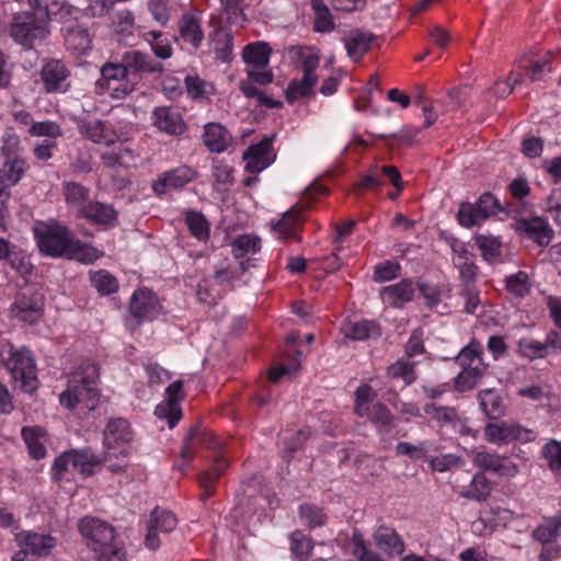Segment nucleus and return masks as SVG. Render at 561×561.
I'll use <instances>...</instances> for the list:
<instances>
[{
    "instance_id": "10",
    "label": "nucleus",
    "mask_w": 561,
    "mask_h": 561,
    "mask_svg": "<svg viewBox=\"0 0 561 561\" xmlns=\"http://www.w3.org/2000/svg\"><path fill=\"white\" fill-rule=\"evenodd\" d=\"M39 250L49 256H66L72 244L69 230L64 226H49L38 234Z\"/></svg>"
},
{
    "instance_id": "54",
    "label": "nucleus",
    "mask_w": 561,
    "mask_h": 561,
    "mask_svg": "<svg viewBox=\"0 0 561 561\" xmlns=\"http://www.w3.org/2000/svg\"><path fill=\"white\" fill-rule=\"evenodd\" d=\"M375 398V393L370 386L363 385L355 391V413L359 417H364L367 414L368 409L373 405L371 401Z\"/></svg>"
},
{
    "instance_id": "52",
    "label": "nucleus",
    "mask_w": 561,
    "mask_h": 561,
    "mask_svg": "<svg viewBox=\"0 0 561 561\" xmlns=\"http://www.w3.org/2000/svg\"><path fill=\"white\" fill-rule=\"evenodd\" d=\"M78 10L71 5L67 0H55L49 5L43 8L42 15L48 16V23L50 16H58L60 20H66L72 16Z\"/></svg>"
},
{
    "instance_id": "47",
    "label": "nucleus",
    "mask_w": 561,
    "mask_h": 561,
    "mask_svg": "<svg viewBox=\"0 0 561 561\" xmlns=\"http://www.w3.org/2000/svg\"><path fill=\"white\" fill-rule=\"evenodd\" d=\"M90 278L94 288L102 295H110L118 288L116 278L104 270L91 273Z\"/></svg>"
},
{
    "instance_id": "60",
    "label": "nucleus",
    "mask_w": 561,
    "mask_h": 561,
    "mask_svg": "<svg viewBox=\"0 0 561 561\" xmlns=\"http://www.w3.org/2000/svg\"><path fill=\"white\" fill-rule=\"evenodd\" d=\"M28 133L31 136L50 138H57L62 135L60 126L53 121L33 123L30 126Z\"/></svg>"
},
{
    "instance_id": "33",
    "label": "nucleus",
    "mask_w": 561,
    "mask_h": 561,
    "mask_svg": "<svg viewBox=\"0 0 561 561\" xmlns=\"http://www.w3.org/2000/svg\"><path fill=\"white\" fill-rule=\"evenodd\" d=\"M480 408L489 419H500L505 415L506 408L503 399L494 389L481 390L478 393Z\"/></svg>"
},
{
    "instance_id": "36",
    "label": "nucleus",
    "mask_w": 561,
    "mask_h": 561,
    "mask_svg": "<svg viewBox=\"0 0 561 561\" xmlns=\"http://www.w3.org/2000/svg\"><path fill=\"white\" fill-rule=\"evenodd\" d=\"M318 82V77L302 76L301 79H294L289 82L285 96L288 103H294L298 99L312 95L313 89Z\"/></svg>"
},
{
    "instance_id": "64",
    "label": "nucleus",
    "mask_w": 561,
    "mask_h": 561,
    "mask_svg": "<svg viewBox=\"0 0 561 561\" xmlns=\"http://www.w3.org/2000/svg\"><path fill=\"white\" fill-rule=\"evenodd\" d=\"M299 514L300 518L310 527L321 526L325 519L322 511L310 504L300 505Z\"/></svg>"
},
{
    "instance_id": "37",
    "label": "nucleus",
    "mask_w": 561,
    "mask_h": 561,
    "mask_svg": "<svg viewBox=\"0 0 561 561\" xmlns=\"http://www.w3.org/2000/svg\"><path fill=\"white\" fill-rule=\"evenodd\" d=\"M81 131L93 142L110 146L115 142V134L101 121H92L80 126Z\"/></svg>"
},
{
    "instance_id": "49",
    "label": "nucleus",
    "mask_w": 561,
    "mask_h": 561,
    "mask_svg": "<svg viewBox=\"0 0 561 561\" xmlns=\"http://www.w3.org/2000/svg\"><path fill=\"white\" fill-rule=\"evenodd\" d=\"M518 352L520 355L529 360L543 358L547 355L543 341H537L531 337L520 339L518 341Z\"/></svg>"
},
{
    "instance_id": "38",
    "label": "nucleus",
    "mask_w": 561,
    "mask_h": 561,
    "mask_svg": "<svg viewBox=\"0 0 561 561\" xmlns=\"http://www.w3.org/2000/svg\"><path fill=\"white\" fill-rule=\"evenodd\" d=\"M533 538L543 545L561 538V515L546 518L534 529Z\"/></svg>"
},
{
    "instance_id": "13",
    "label": "nucleus",
    "mask_w": 561,
    "mask_h": 561,
    "mask_svg": "<svg viewBox=\"0 0 561 561\" xmlns=\"http://www.w3.org/2000/svg\"><path fill=\"white\" fill-rule=\"evenodd\" d=\"M11 313L21 322L28 324L38 322L44 314L43 295L37 291L20 294L11 307Z\"/></svg>"
},
{
    "instance_id": "28",
    "label": "nucleus",
    "mask_w": 561,
    "mask_h": 561,
    "mask_svg": "<svg viewBox=\"0 0 561 561\" xmlns=\"http://www.w3.org/2000/svg\"><path fill=\"white\" fill-rule=\"evenodd\" d=\"M204 144L213 152H224L231 142V136L225 126L218 123H208L205 125Z\"/></svg>"
},
{
    "instance_id": "14",
    "label": "nucleus",
    "mask_w": 561,
    "mask_h": 561,
    "mask_svg": "<svg viewBox=\"0 0 561 561\" xmlns=\"http://www.w3.org/2000/svg\"><path fill=\"white\" fill-rule=\"evenodd\" d=\"M208 25L213 27V31L208 33L210 51L216 55L219 61L229 62L232 59L233 51V35L231 31L222 27L220 21L214 14L210 15Z\"/></svg>"
},
{
    "instance_id": "9",
    "label": "nucleus",
    "mask_w": 561,
    "mask_h": 561,
    "mask_svg": "<svg viewBox=\"0 0 561 561\" xmlns=\"http://www.w3.org/2000/svg\"><path fill=\"white\" fill-rule=\"evenodd\" d=\"M101 79L98 81V84L101 88L107 87L110 88V83L112 81H119L121 83L117 87L111 89L110 95L113 99L122 100L129 95L135 91L134 84L129 81V76L127 73L126 67L124 65L123 58L121 57L119 61L105 62L101 69Z\"/></svg>"
},
{
    "instance_id": "19",
    "label": "nucleus",
    "mask_w": 561,
    "mask_h": 561,
    "mask_svg": "<svg viewBox=\"0 0 561 561\" xmlns=\"http://www.w3.org/2000/svg\"><path fill=\"white\" fill-rule=\"evenodd\" d=\"M196 178V171L188 165H181L163 172L152 183V190L157 195H164L169 190L181 188Z\"/></svg>"
},
{
    "instance_id": "27",
    "label": "nucleus",
    "mask_w": 561,
    "mask_h": 561,
    "mask_svg": "<svg viewBox=\"0 0 561 561\" xmlns=\"http://www.w3.org/2000/svg\"><path fill=\"white\" fill-rule=\"evenodd\" d=\"M373 537L377 548L389 557L400 556L404 551L402 539L391 528L381 526L374 533Z\"/></svg>"
},
{
    "instance_id": "41",
    "label": "nucleus",
    "mask_w": 561,
    "mask_h": 561,
    "mask_svg": "<svg viewBox=\"0 0 561 561\" xmlns=\"http://www.w3.org/2000/svg\"><path fill=\"white\" fill-rule=\"evenodd\" d=\"M233 169L222 161L215 160L211 168L213 185L217 191L226 192L233 185Z\"/></svg>"
},
{
    "instance_id": "20",
    "label": "nucleus",
    "mask_w": 561,
    "mask_h": 561,
    "mask_svg": "<svg viewBox=\"0 0 561 561\" xmlns=\"http://www.w3.org/2000/svg\"><path fill=\"white\" fill-rule=\"evenodd\" d=\"M183 383L181 380L172 382L165 390L167 399L159 403L154 409L157 417L167 420L169 427L172 428L180 421L182 416L179 407V393L182 390Z\"/></svg>"
},
{
    "instance_id": "58",
    "label": "nucleus",
    "mask_w": 561,
    "mask_h": 561,
    "mask_svg": "<svg viewBox=\"0 0 561 561\" xmlns=\"http://www.w3.org/2000/svg\"><path fill=\"white\" fill-rule=\"evenodd\" d=\"M186 224L194 237L199 240L207 239L209 236V226L206 218L198 213H190L186 216Z\"/></svg>"
},
{
    "instance_id": "51",
    "label": "nucleus",
    "mask_w": 561,
    "mask_h": 561,
    "mask_svg": "<svg viewBox=\"0 0 561 561\" xmlns=\"http://www.w3.org/2000/svg\"><path fill=\"white\" fill-rule=\"evenodd\" d=\"M198 439L202 445L209 449H214L218 446L210 433H201L197 428H192L186 437L185 446L181 451V457L190 460L192 455L190 454L191 443Z\"/></svg>"
},
{
    "instance_id": "18",
    "label": "nucleus",
    "mask_w": 561,
    "mask_h": 561,
    "mask_svg": "<svg viewBox=\"0 0 561 561\" xmlns=\"http://www.w3.org/2000/svg\"><path fill=\"white\" fill-rule=\"evenodd\" d=\"M69 70L60 60H48L41 69V79L48 93L67 92L70 88Z\"/></svg>"
},
{
    "instance_id": "56",
    "label": "nucleus",
    "mask_w": 561,
    "mask_h": 561,
    "mask_svg": "<svg viewBox=\"0 0 561 561\" xmlns=\"http://www.w3.org/2000/svg\"><path fill=\"white\" fill-rule=\"evenodd\" d=\"M542 457L547 460L552 471L561 472V442L551 439L541 450Z\"/></svg>"
},
{
    "instance_id": "22",
    "label": "nucleus",
    "mask_w": 561,
    "mask_h": 561,
    "mask_svg": "<svg viewBox=\"0 0 561 561\" xmlns=\"http://www.w3.org/2000/svg\"><path fill=\"white\" fill-rule=\"evenodd\" d=\"M153 125L170 135H180L185 130V123L178 110L161 106L152 112Z\"/></svg>"
},
{
    "instance_id": "45",
    "label": "nucleus",
    "mask_w": 561,
    "mask_h": 561,
    "mask_svg": "<svg viewBox=\"0 0 561 561\" xmlns=\"http://www.w3.org/2000/svg\"><path fill=\"white\" fill-rule=\"evenodd\" d=\"M227 467L228 461L226 459L216 458L213 468L210 470L205 471L201 476L199 483L201 486L204 489L205 496H210L213 494V485L215 484L216 480L219 479V477H221Z\"/></svg>"
},
{
    "instance_id": "8",
    "label": "nucleus",
    "mask_w": 561,
    "mask_h": 561,
    "mask_svg": "<svg viewBox=\"0 0 561 561\" xmlns=\"http://www.w3.org/2000/svg\"><path fill=\"white\" fill-rule=\"evenodd\" d=\"M122 58L134 89H136L144 75L162 73L164 71L163 64L153 59L146 51L137 49L126 50L122 54Z\"/></svg>"
},
{
    "instance_id": "50",
    "label": "nucleus",
    "mask_w": 561,
    "mask_h": 561,
    "mask_svg": "<svg viewBox=\"0 0 561 561\" xmlns=\"http://www.w3.org/2000/svg\"><path fill=\"white\" fill-rule=\"evenodd\" d=\"M353 554L358 561H383L377 553L370 551L363 535L355 530L351 538Z\"/></svg>"
},
{
    "instance_id": "40",
    "label": "nucleus",
    "mask_w": 561,
    "mask_h": 561,
    "mask_svg": "<svg viewBox=\"0 0 561 561\" xmlns=\"http://www.w3.org/2000/svg\"><path fill=\"white\" fill-rule=\"evenodd\" d=\"M380 335L379 325L369 320H362L358 322L351 323L346 329V336L351 340H368L376 339Z\"/></svg>"
},
{
    "instance_id": "3",
    "label": "nucleus",
    "mask_w": 561,
    "mask_h": 561,
    "mask_svg": "<svg viewBox=\"0 0 561 561\" xmlns=\"http://www.w3.org/2000/svg\"><path fill=\"white\" fill-rule=\"evenodd\" d=\"M131 439L133 432L126 420L113 419L108 421L104 431V460L113 473L122 471L127 466Z\"/></svg>"
},
{
    "instance_id": "39",
    "label": "nucleus",
    "mask_w": 561,
    "mask_h": 561,
    "mask_svg": "<svg viewBox=\"0 0 561 561\" xmlns=\"http://www.w3.org/2000/svg\"><path fill=\"white\" fill-rule=\"evenodd\" d=\"M491 492L489 479L481 472L473 474L470 484L460 493L468 500L484 501Z\"/></svg>"
},
{
    "instance_id": "35",
    "label": "nucleus",
    "mask_w": 561,
    "mask_h": 561,
    "mask_svg": "<svg viewBox=\"0 0 561 561\" xmlns=\"http://www.w3.org/2000/svg\"><path fill=\"white\" fill-rule=\"evenodd\" d=\"M483 350L480 343L471 342L467 346L462 347L455 360L461 369H468L471 367L488 368V365L483 360Z\"/></svg>"
},
{
    "instance_id": "5",
    "label": "nucleus",
    "mask_w": 561,
    "mask_h": 561,
    "mask_svg": "<svg viewBox=\"0 0 561 561\" xmlns=\"http://www.w3.org/2000/svg\"><path fill=\"white\" fill-rule=\"evenodd\" d=\"M0 364L10 370L12 378L20 382L24 391L31 393L36 390V368L28 350L15 351L12 346H4L0 350Z\"/></svg>"
},
{
    "instance_id": "24",
    "label": "nucleus",
    "mask_w": 561,
    "mask_h": 561,
    "mask_svg": "<svg viewBox=\"0 0 561 561\" xmlns=\"http://www.w3.org/2000/svg\"><path fill=\"white\" fill-rule=\"evenodd\" d=\"M375 39L376 35L373 33L363 32L358 28L351 31L344 38L347 56L354 61H359L368 53Z\"/></svg>"
},
{
    "instance_id": "48",
    "label": "nucleus",
    "mask_w": 561,
    "mask_h": 561,
    "mask_svg": "<svg viewBox=\"0 0 561 561\" xmlns=\"http://www.w3.org/2000/svg\"><path fill=\"white\" fill-rule=\"evenodd\" d=\"M476 244L481 250L485 261L495 262L500 256L501 242L497 238L479 234L476 237Z\"/></svg>"
},
{
    "instance_id": "46",
    "label": "nucleus",
    "mask_w": 561,
    "mask_h": 561,
    "mask_svg": "<svg viewBox=\"0 0 561 561\" xmlns=\"http://www.w3.org/2000/svg\"><path fill=\"white\" fill-rule=\"evenodd\" d=\"M100 255L101 253L93 247L73 239L70 250H68L67 257L89 264L99 259Z\"/></svg>"
},
{
    "instance_id": "44",
    "label": "nucleus",
    "mask_w": 561,
    "mask_h": 561,
    "mask_svg": "<svg viewBox=\"0 0 561 561\" xmlns=\"http://www.w3.org/2000/svg\"><path fill=\"white\" fill-rule=\"evenodd\" d=\"M22 437L28 447L30 454L35 459L44 458L46 449L39 442L42 430L36 426H25L21 431Z\"/></svg>"
},
{
    "instance_id": "25",
    "label": "nucleus",
    "mask_w": 561,
    "mask_h": 561,
    "mask_svg": "<svg viewBox=\"0 0 561 561\" xmlns=\"http://www.w3.org/2000/svg\"><path fill=\"white\" fill-rule=\"evenodd\" d=\"M26 171V162L23 159L15 158L7 160L0 169V197L10 196L8 190L16 185Z\"/></svg>"
},
{
    "instance_id": "11",
    "label": "nucleus",
    "mask_w": 561,
    "mask_h": 561,
    "mask_svg": "<svg viewBox=\"0 0 561 561\" xmlns=\"http://www.w3.org/2000/svg\"><path fill=\"white\" fill-rule=\"evenodd\" d=\"M484 435L492 444H507L513 440L530 442L534 433L515 422L489 423L485 426Z\"/></svg>"
},
{
    "instance_id": "59",
    "label": "nucleus",
    "mask_w": 561,
    "mask_h": 561,
    "mask_svg": "<svg viewBox=\"0 0 561 561\" xmlns=\"http://www.w3.org/2000/svg\"><path fill=\"white\" fill-rule=\"evenodd\" d=\"M465 460L454 454H445L430 459V466L433 470L438 472H445L453 468L461 467Z\"/></svg>"
},
{
    "instance_id": "61",
    "label": "nucleus",
    "mask_w": 561,
    "mask_h": 561,
    "mask_svg": "<svg viewBox=\"0 0 561 561\" xmlns=\"http://www.w3.org/2000/svg\"><path fill=\"white\" fill-rule=\"evenodd\" d=\"M506 289L516 295L525 296L530 290L528 275L525 272H518L506 278Z\"/></svg>"
},
{
    "instance_id": "16",
    "label": "nucleus",
    "mask_w": 561,
    "mask_h": 561,
    "mask_svg": "<svg viewBox=\"0 0 561 561\" xmlns=\"http://www.w3.org/2000/svg\"><path fill=\"white\" fill-rule=\"evenodd\" d=\"M276 135L264 137L259 144L252 145L244 153V169L248 172H261L272 164L275 160V153L272 150V144Z\"/></svg>"
},
{
    "instance_id": "15",
    "label": "nucleus",
    "mask_w": 561,
    "mask_h": 561,
    "mask_svg": "<svg viewBox=\"0 0 561 561\" xmlns=\"http://www.w3.org/2000/svg\"><path fill=\"white\" fill-rule=\"evenodd\" d=\"M472 462L481 470L490 471L503 477H514L518 467L508 457L485 450H472Z\"/></svg>"
},
{
    "instance_id": "62",
    "label": "nucleus",
    "mask_w": 561,
    "mask_h": 561,
    "mask_svg": "<svg viewBox=\"0 0 561 561\" xmlns=\"http://www.w3.org/2000/svg\"><path fill=\"white\" fill-rule=\"evenodd\" d=\"M424 411L426 414L431 415L434 420H436L442 425L453 423L457 419L456 410L454 408H449V407H438L435 404H426L424 407Z\"/></svg>"
},
{
    "instance_id": "26",
    "label": "nucleus",
    "mask_w": 561,
    "mask_h": 561,
    "mask_svg": "<svg viewBox=\"0 0 561 561\" xmlns=\"http://www.w3.org/2000/svg\"><path fill=\"white\" fill-rule=\"evenodd\" d=\"M65 45L76 55H84L91 49L92 39L88 30L79 25L62 27Z\"/></svg>"
},
{
    "instance_id": "42",
    "label": "nucleus",
    "mask_w": 561,
    "mask_h": 561,
    "mask_svg": "<svg viewBox=\"0 0 561 561\" xmlns=\"http://www.w3.org/2000/svg\"><path fill=\"white\" fill-rule=\"evenodd\" d=\"M364 417L373 422L379 432L389 433L393 427L392 415L387 407L381 403H373Z\"/></svg>"
},
{
    "instance_id": "43",
    "label": "nucleus",
    "mask_w": 561,
    "mask_h": 561,
    "mask_svg": "<svg viewBox=\"0 0 561 561\" xmlns=\"http://www.w3.org/2000/svg\"><path fill=\"white\" fill-rule=\"evenodd\" d=\"M486 368L471 367L461 369L454 378V386L457 391L465 392L473 389L483 377Z\"/></svg>"
},
{
    "instance_id": "7",
    "label": "nucleus",
    "mask_w": 561,
    "mask_h": 561,
    "mask_svg": "<svg viewBox=\"0 0 561 561\" xmlns=\"http://www.w3.org/2000/svg\"><path fill=\"white\" fill-rule=\"evenodd\" d=\"M501 209L499 199L491 193H484L476 204H461L457 218L461 226L470 228L496 215Z\"/></svg>"
},
{
    "instance_id": "1",
    "label": "nucleus",
    "mask_w": 561,
    "mask_h": 561,
    "mask_svg": "<svg viewBox=\"0 0 561 561\" xmlns=\"http://www.w3.org/2000/svg\"><path fill=\"white\" fill-rule=\"evenodd\" d=\"M99 367L84 360L70 375L68 387L59 394V402L67 409H73L82 403L87 409L95 407L98 391Z\"/></svg>"
},
{
    "instance_id": "30",
    "label": "nucleus",
    "mask_w": 561,
    "mask_h": 561,
    "mask_svg": "<svg viewBox=\"0 0 561 561\" xmlns=\"http://www.w3.org/2000/svg\"><path fill=\"white\" fill-rule=\"evenodd\" d=\"M80 214L87 219L101 225H113L117 218V213L111 205L100 202H89L87 205H82Z\"/></svg>"
},
{
    "instance_id": "12",
    "label": "nucleus",
    "mask_w": 561,
    "mask_h": 561,
    "mask_svg": "<svg viewBox=\"0 0 561 561\" xmlns=\"http://www.w3.org/2000/svg\"><path fill=\"white\" fill-rule=\"evenodd\" d=\"M205 39L202 27L201 14L198 12H186L178 21V36L175 41L190 50H198Z\"/></svg>"
},
{
    "instance_id": "21",
    "label": "nucleus",
    "mask_w": 561,
    "mask_h": 561,
    "mask_svg": "<svg viewBox=\"0 0 561 561\" xmlns=\"http://www.w3.org/2000/svg\"><path fill=\"white\" fill-rule=\"evenodd\" d=\"M516 231L535 241L539 247H548L553 238V230L540 217L520 219L516 222Z\"/></svg>"
},
{
    "instance_id": "63",
    "label": "nucleus",
    "mask_w": 561,
    "mask_h": 561,
    "mask_svg": "<svg viewBox=\"0 0 561 561\" xmlns=\"http://www.w3.org/2000/svg\"><path fill=\"white\" fill-rule=\"evenodd\" d=\"M88 190L78 183H68L66 185V199L68 203L81 209L82 205H87Z\"/></svg>"
},
{
    "instance_id": "53",
    "label": "nucleus",
    "mask_w": 561,
    "mask_h": 561,
    "mask_svg": "<svg viewBox=\"0 0 561 561\" xmlns=\"http://www.w3.org/2000/svg\"><path fill=\"white\" fill-rule=\"evenodd\" d=\"M312 8L316 11L314 30L318 32H329L334 25L331 20L329 8L321 0H312Z\"/></svg>"
},
{
    "instance_id": "6",
    "label": "nucleus",
    "mask_w": 561,
    "mask_h": 561,
    "mask_svg": "<svg viewBox=\"0 0 561 561\" xmlns=\"http://www.w3.org/2000/svg\"><path fill=\"white\" fill-rule=\"evenodd\" d=\"M161 306L158 297L149 289L136 290L129 302V318L126 325L134 330L142 321H151L160 313Z\"/></svg>"
},
{
    "instance_id": "17",
    "label": "nucleus",
    "mask_w": 561,
    "mask_h": 561,
    "mask_svg": "<svg viewBox=\"0 0 561 561\" xmlns=\"http://www.w3.org/2000/svg\"><path fill=\"white\" fill-rule=\"evenodd\" d=\"M178 525L175 515L165 510L156 507L149 517L146 535V546L151 550H156L160 546L158 531L171 533Z\"/></svg>"
},
{
    "instance_id": "57",
    "label": "nucleus",
    "mask_w": 561,
    "mask_h": 561,
    "mask_svg": "<svg viewBox=\"0 0 561 561\" xmlns=\"http://www.w3.org/2000/svg\"><path fill=\"white\" fill-rule=\"evenodd\" d=\"M101 159L107 168L128 167L133 160V152L128 148H121L117 151L104 152Z\"/></svg>"
},
{
    "instance_id": "32",
    "label": "nucleus",
    "mask_w": 561,
    "mask_h": 561,
    "mask_svg": "<svg viewBox=\"0 0 561 561\" xmlns=\"http://www.w3.org/2000/svg\"><path fill=\"white\" fill-rule=\"evenodd\" d=\"M301 213L299 208L291 207L284 213L282 219L272 224V229L277 233L278 238L285 240L287 238H297V231L300 227Z\"/></svg>"
},
{
    "instance_id": "34",
    "label": "nucleus",
    "mask_w": 561,
    "mask_h": 561,
    "mask_svg": "<svg viewBox=\"0 0 561 561\" xmlns=\"http://www.w3.org/2000/svg\"><path fill=\"white\" fill-rule=\"evenodd\" d=\"M438 451V446L431 440H422L417 444L400 442L396 445V453L399 456H407L411 460L424 459L430 453Z\"/></svg>"
},
{
    "instance_id": "55",
    "label": "nucleus",
    "mask_w": 561,
    "mask_h": 561,
    "mask_svg": "<svg viewBox=\"0 0 561 561\" xmlns=\"http://www.w3.org/2000/svg\"><path fill=\"white\" fill-rule=\"evenodd\" d=\"M297 56L304 75L317 77L314 72L319 67V55L310 48H297Z\"/></svg>"
},
{
    "instance_id": "31",
    "label": "nucleus",
    "mask_w": 561,
    "mask_h": 561,
    "mask_svg": "<svg viewBox=\"0 0 561 561\" xmlns=\"http://www.w3.org/2000/svg\"><path fill=\"white\" fill-rule=\"evenodd\" d=\"M272 48L265 42H255L248 44L243 48L242 59L245 62V68L263 67L266 68L270 62Z\"/></svg>"
},
{
    "instance_id": "4",
    "label": "nucleus",
    "mask_w": 561,
    "mask_h": 561,
    "mask_svg": "<svg viewBox=\"0 0 561 561\" xmlns=\"http://www.w3.org/2000/svg\"><path fill=\"white\" fill-rule=\"evenodd\" d=\"M9 34L24 49H33L50 34L48 16L38 15L37 11L16 12L12 15Z\"/></svg>"
},
{
    "instance_id": "23",
    "label": "nucleus",
    "mask_w": 561,
    "mask_h": 561,
    "mask_svg": "<svg viewBox=\"0 0 561 561\" xmlns=\"http://www.w3.org/2000/svg\"><path fill=\"white\" fill-rule=\"evenodd\" d=\"M415 285L410 279H402L399 283L386 286L380 290L382 301L391 307L399 308L404 302L413 299Z\"/></svg>"
},
{
    "instance_id": "29",
    "label": "nucleus",
    "mask_w": 561,
    "mask_h": 561,
    "mask_svg": "<svg viewBox=\"0 0 561 561\" xmlns=\"http://www.w3.org/2000/svg\"><path fill=\"white\" fill-rule=\"evenodd\" d=\"M70 455L71 468L85 477L92 476L95 469L106 462L104 457H99L91 449L70 450Z\"/></svg>"
},
{
    "instance_id": "2",
    "label": "nucleus",
    "mask_w": 561,
    "mask_h": 561,
    "mask_svg": "<svg viewBox=\"0 0 561 561\" xmlns=\"http://www.w3.org/2000/svg\"><path fill=\"white\" fill-rule=\"evenodd\" d=\"M78 528L95 552L96 561H125L124 551L114 542L115 529L107 522L87 516L79 520Z\"/></svg>"
}]
</instances>
